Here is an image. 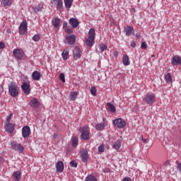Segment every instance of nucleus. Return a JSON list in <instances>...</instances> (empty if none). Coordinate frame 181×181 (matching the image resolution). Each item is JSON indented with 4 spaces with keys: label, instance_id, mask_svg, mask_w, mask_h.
<instances>
[{
    "label": "nucleus",
    "instance_id": "obj_1",
    "mask_svg": "<svg viewBox=\"0 0 181 181\" xmlns=\"http://www.w3.org/2000/svg\"><path fill=\"white\" fill-rule=\"evenodd\" d=\"M95 39V29L90 28L88 32V37L86 39L85 43L88 47L94 46Z\"/></svg>",
    "mask_w": 181,
    "mask_h": 181
},
{
    "label": "nucleus",
    "instance_id": "obj_2",
    "mask_svg": "<svg viewBox=\"0 0 181 181\" xmlns=\"http://www.w3.org/2000/svg\"><path fill=\"white\" fill-rule=\"evenodd\" d=\"M8 93L11 97L15 98L19 95V88L18 87V84L15 82H11L8 85Z\"/></svg>",
    "mask_w": 181,
    "mask_h": 181
},
{
    "label": "nucleus",
    "instance_id": "obj_3",
    "mask_svg": "<svg viewBox=\"0 0 181 181\" xmlns=\"http://www.w3.org/2000/svg\"><path fill=\"white\" fill-rule=\"evenodd\" d=\"M79 132H81V139L83 141H88L90 139V127L88 125L81 127Z\"/></svg>",
    "mask_w": 181,
    "mask_h": 181
},
{
    "label": "nucleus",
    "instance_id": "obj_4",
    "mask_svg": "<svg viewBox=\"0 0 181 181\" xmlns=\"http://www.w3.org/2000/svg\"><path fill=\"white\" fill-rule=\"evenodd\" d=\"M11 148L15 152H18V153H23V151H25V147L21 143H18L16 141H11Z\"/></svg>",
    "mask_w": 181,
    "mask_h": 181
},
{
    "label": "nucleus",
    "instance_id": "obj_5",
    "mask_svg": "<svg viewBox=\"0 0 181 181\" xmlns=\"http://www.w3.org/2000/svg\"><path fill=\"white\" fill-rule=\"evenodd\" d=\"M112 124L116 127V128H118L119 129H122L127 127V122H125V119L122 118L115 119L112 121Z\"/></svg>",
    "mask_w": 181,
    "mask_h": 181
},
{
    "label": "nucleus",
    "instance_id": "obj_6",
    "mask_svg": "<svg viewBox=\"0 0 181 181\" xmlns=\"http://www.w3.org/2000/svg\"><path fill=\"white\" fill-rule=\"evenodd\" d=\"M156 100V97L153 93H147L144 98V101L148 105H153Z\"/></svg>",
    "mask_w": 181,
    "mask_h": 181
},
{
    "label": "nucleus",
    "instance_id": "obj_7",
    "mask_svg": "<svg viewBox=\"0 0 181 181\" xmlns=\"http://www.w3.org/2000/svg\"><path fill=\"white\" fill-rule=\"evenodd\" d=\"M28 32V21H23L19 26L20 35H25Z\"/></svg>",
    "mask_w": 181,
    "mask_h": 181
},
{
    "label": "nucleus",
    "instance_id": "obj_8",
    "mask_svg": "<svg viewBox=\"0 0 181 181\" xmlns=\"http://www.w3.org/2000/svg\"><path fill=\"white\" fill-rule=\"evenodd\" d=\"M64 43H67L69 45H74V43H76V35H66L64 40Z\"/></svg>",
    "mask_w": 181,
    "mask_h": 181
},
{
    "label": "nucleus",
    "instance_id": "obj_9",
    "mask_svg": "<svg viewBox=\"0 0 181 181\" xmlns=\"http://www.w3.org/2000/svg\"><path fill=\"white\" fill-rule=\"evenodd\" d=\"M81 159L84 163L88 162V150L87 148H85L81 151Z\"/></svg>",
    "mask_w": 181,
    "mask_h": 181
},
{
    "label": "nucleus",
    "instance_id": "obj_10",
    "mask_svg": "<svg viewBox=\"0 0 181 181\" xmlns=\"http://www.w3.org/2000/svg\"><path fill=\"white\" fill-rule=\"evenodd\" d=\"M21 89L24 94H30V83L29 82H23L21 85Z\"/></svg>",
    "mask_w": 181,
    "mask_h": 181
},
{
    "label": "nucleus",
    "instance_id": "obj_11",
    "mask_svg": "<svg viewBox=\"0 0 181 181\" xmlns=\"http://www.w3.org/2000/svg\"><path fill=\"white\" fill-rule=\"evenodd\" d=\"M4 129L6 132H8V134H13V131L15 130V124L5 123Z\"/></svg>",
    "mask_w": 181,
    "mask_h": 181
},
{
    "label": "nucleus",
    "instance_id": "obj_12",
    "mask_svg": "<svg viewBox=\"0 0 181 181\" xmlns=\"http://www.w3.org/2000/svg\"><path fill=\"white\" fill-rule=\"evenodd\" d=\"M124 33H125L126 36H132V35H135V30L132 26L127 25L124 28Z\"/></svg>",
    "mask_w": 181,
    "mask_h": 181
},
{
    "label": "nucleus",
    "instance_id": "obj_13",
    "mask_svg": "<svg viewBox=\"0 0 181 181\" xmlns=\"http://www.w3.org/2000/svg\"><path fill=\"white\" fill-rule=\"evenodd\" d=\"M173 66H181V57L179 55H175L171 60Z\"/></svg>",
    "mask_w": 181,
    "mask_h": 181
},
{
    "label": "nucleus",
    "instance_id": "obj_14",
    "mask_svg": "<svg viewBox=\"0 0 181 181\" xmlns=\"http://www.w3.org/2000/svg\"><path fill=\"white\" fill-rule=\"evenodd\" d=\"M30 135V127L29 126H25L22 128V136L23 138H28Z\"/></svg>",
    "mask_w": 181,
    "mask_h": 181
},
{
    "label": "nucleus",
    "instance_id": "obj_15",
    "mask_svg": "<svg viewBox=\"0 0 181 181\" xmlns=\"http://www.w3.org/2000/svg\"><path fill=\"white\" fill-rule=\"evenodd\" d=\"M13 54L14 57L18 59L19 60L23 57V52L20 49H13Z\"/></svg>",
    "mask_w": 181,
    "mask_h": 181
},
{
    "label": "nucleus",
    "instance_id": "obj_16",
    "mask_svg": "<svg viewBox=\"0 0 181 181\" xmlns=\"http://www.w3.org/2000/svg\"><path fill=\"white\" fill-rule=\"evenodd\" d=\"M73 56L74 60H78L81 57V49L78 47H75L73 51Z\"/></svg>",
    "mask_w": 181,
    "mask_h": 181
},
{
    "label": "nucleus",
    "instance_id": "obj_17",
    "mask_svg": "<svg viewBox=\"0 0 181 181\" xmlns=\"http://www.w3.org/2000/svg\"><path fill=\"white\" fill-rule=\"evenodd\" d=\"M30 105L33 108H39V106L40 105V103L37 100V98H34L30 101Z\"/></svg>",
    "mask_w": 181,
    "mask_h": 181
},
{
    "label": "nucleus",
    "instance_id": "obj_18",
    "mask_svg": "<svg viewBox=\"0 0 181 181\" xmlns=\"http://www.w3.org/2000/svg\"><path fill=\"white\" fill-rule=\"evenodd\" d=\"M69 25H71V26H72V28L74 29H76V28H77L78 26V25H80V23L78 22V20L74 18H71L69 20Z\"/></svg>",
    "mask_w": 181,
    "mask_h": 181
},
{
    "label": "nucleus",
    "instance_id": "obj_19",
    "mask_svg": "<svg viewBox=\"0 0 181 181\" xmlns=\"http://www.w3.org/2000/svg\"><path fill=\"white\" fill-rule=\"evenodd\" d=\"M52 4L56 6L57 9L63 8V0H52Z\"/></svg>",
    "mask_w": 181,
    "mask_h": 181
},
{
    "label": "nucleus",
    "instance_id": "obj_20",
    "mask_svg": "<svg viewBox=\"0 0 181 181\" xmlns=\"http://www.w3.org/2000/svg\"><path fill=\"white\" fill-rule=\"evenodd\" d=\"M41 77H42V75H41L40 72H39L38 71H35L32 74V78H33V80H35V81H39V80H40Z\"/></svg>",
    "mask_w": 181,
    "mask_h": 181
},
{
    "label": "nucleus",
    "instance_id": "obj_21",
    "mask_svg": "<svg viewBox=\"0 0 181 181\" xmlns=\"http://www.w3.org/2000/svg\"><path fill=\"white\" fill-rule=\"evenodd\" d=\"M57 172L62 173L64 170V164L62 161H58L56 164Z\"/></svg>",
    "mask_w": 181,
    "mask_h": 181
},
{
    "label": "nucleus",
    "instance_id": "obj_22",
    "mask_svg": "<svg viewBox=\"0 0 181 181\" xmlns=\"http://www.w3.org/2000/svg\"><path fill=\"white\" fill-rule=\"evenodd\" d=\"M12 176L16 181H21L22 180V173L21 171L14 172Z\"/></svg>",
    "mask_w": 181,
    "mask_h": 181
},
{
    "label": "nucleus",
    "instance_id": "obj_23",
    "mask_svg": "<svg viewBox=\"0 0 181 181\" xmlns=\"http://www.w3.org/2000/svg\"><path fill=\"white\" fill-rule=\"evenodd\" d=\"M122 63L124 66H129L131 64V61L129 60V57L127 54H124L122 57Z\"/></svg>",
    "mask_w": 181,
    "mask_h": 181
},
{
    "label": "nucleus",
    "instance_id": "obj_24",
    "mask_svg": "<svg viewBox=\"0 0 181 181\" xmlns=\"http://www.w3.org/2000/svg\"><path fill=\"white\" fill-rule=\"evenodd\" d=\"M105 122H100L95 124V128L98 131H104L105 129Z\"/></svg>",
    "mask_w": 181,
    "mask_h": 181
},
{
    "label": "nucleus",
    "instance_id": "obj_25",
    "mask_svg": "<svg viewBox=\"0 0 181 181\" xmlns=\"http://www.w3.org/2000/svg\"><path fill=\"white\" fill-rule=\"evenodd\" d=\"M107 110L112 113H114L115 111H117V108H115V106L111 103H107Z\"/></svg>",
    "mask_w": 181,
    "mask_h": 181
},
{
    "label": "nucleus",
    "instance_id": "obj_26",
    "mask_svg": "<svg viewBox=\"0 0 181 181\" xmlns=\"http://www.w3.org/2000/svg\"><path fill=\"white\" fill-rule=\"evenodd\" d=\"M52 26L55 28V29H57L59 26H60V18H53L52 21Z\"/></svg>",
    "mask_w": 181,
    "mask_h": 181
},
{
    "label": "nucleus",
    "instance_id": "obj_27",
    "mask_svg": "<svg viewBox=\"0 0 181 181\" xmlns=\"http://www.w3.org/2000/svg\"><path fill=\"white\" fill-rule=\"evenodd\" d=\"M121 144H122V140L121 139H117L115 144L112 145V148L114 149H116V151H118L119 148H121Z\"/></svg>",
    "mask_w": 181,
    "mask_h": 181
},
{
    "label": "nucleus",
    "instance_id": "obj_28",
    "mask_svg": "<svg viewBox=\"0 0 181 181\" xmlns=\"http://www.w3.org/2000/svg\"><path fill=\"white\" fill-rule=\"evenodd\" d=\"M74 0H64L66 9H70L73 5Z\"/></svg>",
    "mask_w": 181,
    "mask_h": 181
},
{
    "label": "nucleus",
    "instance_id": "obj_29",
    "mask_svg": "<svg viewBox=\"0 0 181 181\" xmlns=\"http://www.w3.org/2000/svg\"><path fill=\"white\" fill-rule=\"evenodd\" d=\"M85 181H98V180H97V177H95V176L93 175H88L86 177Z\"/></svg>",
    "mask_w": 181,
    "mask_h": 181
},
{
    "label": "nucleus",
    "instance_id": "obj_30",
    "mask_svg": "<svg viewBox=\"0 0 181 181\" xmlns=\"http://www.w3.org/2000/svg\"><path fill=\"white\" fill-rule=\"evenodd\" d=\"M62 57L64 60H67L69 59V50L64 49L62 53Z\"/></svg>",
    "mask_w": 181,
    "mask_h": 181
},
{
    "label": "nucleus",
    "instance_id": "obj_31",
    "mask_svg": "<svg viewBox=\"0 0 181 181\" xmlns=\"http://www.w3.org/2000/svg\"><path fill=\"white\" fill-rule=\"evenodd\" d=\"M76 98H77V92H71L69 95L70 101H75Z\"/></svg>",
    "mask_w": 181,
    "mask_h": 181
},
{
    "label": "nucleus",
    "instance_id": "obj_32",
    "mask_svg": "<svg viewBox=\"0 0 181 181\" xmlns=\"http://www.w3.org/2000/svg\"><path fill=\"white\" fill-rule=\"evenodd\" d=\"M78 145V138L77 136H74L72 138V146L76 148Z\"/></svg>",
    "mask_w": 181,
    "mask_h": 181
},
{
    "label": "nucleus",
    "instance_id": "obj_33",
    "mask_svg": "<svg viewBox=\"0 0 181 181\" xmlns=\"http://www.w3.org/2000/svg\"><path fill=\"white\" fill-rule=\"evenodd\" d=\"M34 12H40L42 11V9H43V5L39 4L36 6L35 7L33 8Z\"/></svg>",
    "mask_w": 181,
    "mask_h": 181
},
{
    "label": "nucleus",
    "instance_id": "obj_34",
    "mask_svg": "<svg viewBox=\"0 0 181 181\" xmlns=\"http://www.w3.org/2000/svg\"><path fill=\"white\" fill-rule=\"evenodd\" d=\"M165 78L166 83H172V75H170V73L165 74Z\"/></svg>",
    "mask_w": 181,
    "mask_h": 181
},
{
    "label": "nucleus",
    "instance_id": "obj_35",
    "mask_svg": "<svg viewBox=\"0 0 181 181\" xmlns=\"http://www.w3.org/2000/svg\"><path fill=\"white\" fill-rule=\"evenodd\" d=\"M4 6H11L12 5V1L11 0H2Z\"/></svg>",
    "mask_w": 181,
    "mask_h": 181
},
{
    "label": "nucleus",
    "instance_id": "obj_36",
    "mask_svg": "<svg viewBox=\"0 0 181 181\" xmlns=\"http://www.w3.org/2000/svg\"><path fill=\"white\" fill-rule=\"evenodd\" d=\"M107 47H108L107 46V45L101 44L99 45V50H100V52H101V53H103V52H104V50H107Z\"/></svg>",
    "mask_w": 181,
    "mask_h": 181
},
{
    "label": "nucleus",
    "instance_id": "obj_37",
    "mask_svg": "<svg viewBox=\"0 0 181 181\" xmlns=\"http://www.w3.org/2000/svg\"><path fill=\"white\" fill-rule=\"evenodd\" d=\"M13 117V113H10L7 117L6 119V124L11 123V119H12V117Z\"/></svg>",
    "mask_w": 181,
    "mask_h": 181
},
{
    "label": "nucleus",
    "instance_id": "obj_38",
    "mask_svg": "<svg viewBox=\"0 0 181 181\" xmlns=\"http://www.w3.org/2000/svg\"><path fill=\"white\" fill-rule=\"evenodd\" d=\"M90 93L92 94V95H97V88H95V87L92 86L90 88Z\"/></svg>",
    "mask_w": 181,
    "mask_h": 181
},
{
    "label": "nucleus",
    "instance_id": "obj_39",
    "mask_svg": "<svg viewBox=\"0 0 181 181\" xmlns=\"http://www.w3.org/2000/svg\"><path fill=\"white\" fill-rule=\"evenodd\" d=\"M33 40L34 42H39L40 40V35L39 34H36L33 37Z\"/></svg>",
    "mask_w": 181,
    "mask_h": 181
},
{
    "label": "nucleus",
    "instance_id": "obj_40",
    "mask_svg": "<svg viewBox=\"0 0 181 181\" xmlns=\"http://www.w3.org/2000/svg\"><path fill=\"white\" fill-rule=\"evenodd\" d=\"M69 165L71 168H77V162L76 160H72L70 163Z\"/></svg>",
    "mask_w": 181,
    "mask_h": 181
},
{
    "label": "nucleus",
    "instance_id": "obj_41",
    "mask_svg": "<svg viewBox=\"0 0 181 181\" xmlns=\"http://www.w3.org/2000/svg\"><path fill=\"white\" fill-rule=\"evenodd\" d=\"M59 79L62 81V83H66V78H65L64 74L61 73L59 74Z\"/></svg>",
    "mask_w": 181,
    "mask_h": 181
},
{
    "label": "nucleus",
    "instance_id": "obj_42",
    "mask_svg": "<svg viewBox=\"0 0 181 181\" xmlns=\"http://www.w3.org/2000/svg\"><path fill=\"white\" fill-rule=\"evenodd\" d=\"M105 149V148H104V145L103 144H100L98 148V152H104Z\"/></svg>",
    "mask_w": 181,
    "mask_h": 181
},
{
    "label": "nucleus",
    "instance_id": "obj_43",
    "mask_svg": "<svg viewBox=\"0 0 181 181\" xmlns=\"http://www.w3.org/2000/svg\"><path fill=\"white\" fill-rule=\"evenodd\" d=\"M141 49H148V44H146V42H143L141 43Z\"/></svg>",
    "mask_w": 181,
    "mask_h": 181
},
{
    "label": "nucleus",
    "instance_id": "obj_44",
    "mask_svg": "<svg viewBox=\"0 0 181 181\" xmlns=\"http://www.w3.org/2000/svg\"><path fill=\"white\" fill-rule=\"evenodd\" d=\"M177 170L181 173V161L177 163Z\"/></svg>",
    "mask_w": 181,
    "mask_h": 181
},
{
    "label": "nucleus",
    "instance_id": "obj_45",
    "mask_svg": "<svg viewBox=\"0 0 181 181\" xmlns=\"http://www.w3.org/2000/svg\"><path fill=\"white\" fill-rule=\"evenodd\" d=\"M64 31L66 33H68V35L73 33V30L71 28H65Z\"/></svg>",
    "mask_w": 181,
    "mask_h": 181
},
{
    "label": "nucleus",
    "instance_id": "obj_46",
    "mask_svg": "<svg viewBox=\"0 0 181 181\" xmlns=\"http://www.w3.org/2000/svg\"><path fill=\"white\" fill-rule=\"evenodd\" d=\"M141 141L144 144H148V142H149V139H144V136H141Z\"/></svg>",
    "mask_w": 181,
    "mask_h": 181
},
{
    "label": "nucleus",
    "instance_id": "obj_47",
    "mask_svg": "<svg viewBox=\"0 0 181 181\" xmlns=\"http://www.w3.org/2000/svg\"><path fill=\"white\" fill-rule=\"evenodd\" d=\"M130 46L133 48L136 47V42H135V41H132L130 44Z\"/></svg>",
    "mask_w": 181,
    "mask_h": 181
},
{
    "label": "nucleus",
    "instance_id": "obj_48",
    "mask_svg": "<svg viewBox=\"0 0 181 181\" xmlns=\"http://www.w3.org/2000/svg\"><path fill=\"white\" fill-rule=\"evenodd\" d=\"M122 181H132V179H131V177H126L123 178Z\"/></svg>",
    "mask_w": 181,
    "mask_h": 181
},
{
    "label": "nucleus",
    "instance_id": "obj_49",
    "mask_svg": "<svg viewBox=\"0 0 181 181\" xmlns=\"http://www.w3.org/2000/svg\"><path fill=\"white\" fill-rule=\"evenodd\" d=\"M5 48V43L3 42H0V49H4Z\"/></svg>",
    "mask_w": 181,
    "mask_h": 181
},
{
    "label": "nucleus",
    "instance_id": "obj_50",
    "mask_svg": "<svg viewBox=\"0 0 181 181\" xmlns=\"http://www.w3.org/2000/svg\"><path fill=\"white\" fill-rule=\"evenodd\" d=\"M163 166H164L165 168L169 166V161H167V162L164 163Z\"/></svg>",
    "mask_w": 181,
    "mask_h": 181
},
{
    "label": "nucleus",
    "instance_id": "obj_51",
    "mask_svg": "<svg viewBox=\"0 0 181 181\" xmlns=\"http://www.w3.org/2000/svg\"><path fill=\"white\" fill-rule=\"evenodd\" d=\"M63 28H67V22L64 21V23H63Z\"/></svg>",
    "mask_w": 181,
    "mask_h": 181
},
{
    "label": "nucleus",
    "instance_id": "obj_52",
    "mask_svg": "<svg viewBox=\"0 0 181 181\" xmlns=\"http://www.w3.org/2000/svg\"><path fill=\"white\" fill-rule=\"evenodd\" d=\"M113 56H114L115 57H118V52H115L113 53Z\"/></svg>",
    "mask_w": 181,
    "mask_h": 181
},
{
    "label": "nucleus",
    "instance_id": "obj_53",
    "mask_svg": "<svg viewBox=\"0 0 181 181\" xmlns=\"http://www.w3.org/2000/svg\"><path fill=\"white\" fill-rule=\"evenodd\" d=\"M136 37H141V33H137L136 34Z\"/></svg>",
    "mask_w": 181,
    "mask_h": 181
},
{
    "label": "nucleus",
    "instance_id": "obj_54",
    "mask_svg": "<svg viewBox=\"0 0 181 181\" xmlns=\"http://www.w3.org/2000/svg\"><path fill=\"white\" fill-rule=\"evenodd\" d=\"M59 135H57V134H53V138H54V139H56L57 138H58Z\"/></svg>",
    "mask_w": 181,
    "mask_h": 181
},
{
    "label": "nucleus",
    "instance_id": "obj_55",
    "mask_svg": "<svg viewBox=\"0 0 181 181\" xmlns=\"http://www.w3.org/2000/svg\"><path fill=\"white\" fill-rule=\"evenodd\" d=\"M106 122H107V119L105 117H103L102 122H105V124Z\"/></svg>",
    "mask_w": 181,
    "mask_h": 181
}]
</instances>
